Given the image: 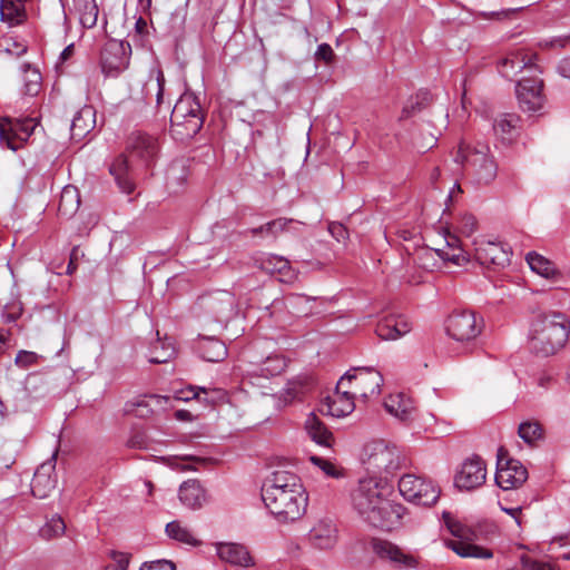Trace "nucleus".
<instances>
[{"instance_id":"8fccbe9b","label":"nucleus","mask_w":570,"mask_h":570,"mask_svg":"<svg viewBox=\"0 0 570 570\" xmlns=\"http://www.w3.org/2000/svg\"><path fill=\"white\" fill-rule=\"evenodd\" d=\"M165 76L161 70H156L155 79H150L146 83V91L148 92L150 89L156 90V105L160 107L164 100V90H165Z\"/></svg>"},{"instance_id":"5701e85b","label":"nucleus","mask_w":570,"mask_h":570,"mask_svg":"<svg viewBox=\"0 0 570 570\" xmlns=\"http://www.w3.org/2000/svg\"><path fill=\"white\" fill-rule=\"evenodd\" d=\"M178 498L183 505L191 510L202 509L208 502L205 488L195 479L187 480L180 484Z\"/></svg>"},{"instance_id":"393cba45","label":"nucleus","mask_w":570,"mask_h":570,"mask_svg":"<svg viewBox=\"0 0 570 570\" xmlns=\"http://www.w3.org/2000/svg\"><path fill=\"white\" fill-rule=\"evenodd\" d=\"M385 410L400 420L401 422H409L413 419L415 406L413 401L403 393L390 395L384 402Z\"/></svg>"},{"instance_id":"49530a36","label":"nucleus","mask_w":570,"mask_h":570,"mask_svg":"<svg viewBox=\"0 0 570 570\" xmlns=\"http://www.w3.org/2000/svg\"><path fill=\"white\" fill-rule=\"evenodd\" d=\"M292 222H293L292 219H287V218H283V217L277 218V219L268 222L259 227L252 228L250 234L253 236H256L259 234L277 236L281 232H284Z\"/></svg>"},{"instance_id":"6ab92c4d","label":"nucleus","mask_w":570,"mask_h":570,"mask_svg":"<svg viewBox=\"0 0 570 570\" xmlns=\"http://www.w3.org/2000/svg\"><path fill=\"white\" fill-rule=\"evenodd\" d=\"M474 257L483 266H505L510 263V252L501 243L482 240L475 244Z\"/></svg>"},{"instance_id":"39448f33","label":"nucleus","mask_w":570,"mask_h":570,"mask_svg":"<svg viewBox=\"0 0 570 570\" xmlns=\"http://www.w3.org/2000/svg\"><path fill=\"white\" fill-rule=\"evenodd\" d=\"M454 160L464 167L468 175L478 185H489L497 177L498 165L490 155L487 144L478 142L475 146H471L461 141Z\"/></svg>"},{"instance_id":"f704fd0d","label":"nucleus","mask_w":570,"mask_h":570,"mask_svg":"<svg viewBox=\"0 0 570 570\" xmlns=\"http://www.w3.org/2000/svg\"><path fill=\"white\" fill-rule=\"evenodd\" d=\"M520 122L518 115L502 114L495 119L493 129L503 141H511L519 134Z\"/></svg>"},{"instance_id":"f03ea898","label":"nucleus","mask_w":570,"mask_h":570,"mask_svg":"<svg viewBox=\"0 0 570 570\" xmlns=\"http://www.w3.org/2000/svg\"><path fill=\"white\" fill-rule=\"evenodd\" d=\"M393 485L376 476L362 478L352 492V505L368 524L384 530H392L401 523L406 508L391 501Z\"/></svg>"},{"instance_id":"9b49d317","label":"nucleus","mask_w":570,"mask_h":570,"mask_svg":"<svg viewBox=\"0 0 570 570\" xmlns=\"http://www.w3.org/2000/svg\"><path fill=\"white\" fill-rule=\"evenodd\" d=\"M347 383L354 384L353 394L358 393L362 397L367 399L380 394L383 376L373 367H355L341 377L338 387H344Z\"/></svg>"},{"instance_id":"7ed1b4c3","label":"nucleus","mask_w":570,"mask_h":570,"mask_svg":"<svg viewBox=\"0 0 570 570\" xmlns=\"http://www.w3.org/2000/svg\"><path fill=\"white\" fill-rule=\"evenodd\" d=\"M570 334V321L560 312L538 315L529 332L530 350L539 356H551L562 350Z\"/></svg>"},{"instance_id":"b1692460","label":"nucleus","mask_w":570,"mask_h":570,"mask_svg":"<svg viewBox=\"0 0 570 570\" xmlns=\"http://www.w3.org/2000/svg\"><path fill=\"white\" fill-rule=\"evenodd\" d=\"M411 328V323L405 316L390 315L379 322L375 332L380 338L389 341L404 336Z\"/></svg>"},{"instance_id":"2f4dec72","label":"nucleus","mask_w":570,"mask_h":570,"mask_svg":"<svg viewBox=\"0 0 570 570\" xmlns=\"http://www.w3.org/2000/svg\"><path fill=\"white\" fill-rule=\"evenodd\" d=\"M110 174L115 177L118 187L125 194H131L135 189V184L129 176L128 159L125 155L118 156L110 165Z\"/></svg>"},{"instance_id":"13d9d810","label":"nucleus","mask_w":570,"mask_h":570,"mask_svg":"<svg viewBox=\"0 0 570 570\" xmlns=\"http://www.w3.org/2000/svg\"><path fill=\"white\" fill-rule=\"evenodd\" d=\"M444 517L446 518V527L454 537H458L460 539L469 538L470 530L464 524L453 520L452 518L448 517V514H444Z\"/></svg>"},{"instance_id":"5fc2aeb1","label":"nucleus","mask_w":570,"mask_h":570,"mask_svg":"<svg viewBox=\"0 0 570 570\" xmlns=\"http://www.w3.org/2000/svg\"><path fill=\"white\" fill-rule=\"evenodd\" d=\"M285 367V362L283 358L278 356L267 357L261 367V373L263 375H276L279 374Z\"/></svg>"},{"instance_id":"423d86ee","label":"nucleus","mask_w":570,"mask_h":570,"mask_svg":"<svg viewBox=\"0 0 570 570\" xmlns=\"http://www.w3.org/2000/svg\"><path fill=\"white\" fill-rule=\"evenodd\" d=\"M205 114L193 92H184L175 104L170 124L173 132L180 137L193 138L203 127Z\"/></svg>"},{"instance_id":"603ef678","label":"nucleus","mask_w":570,"mask_h":570,"mask_svg":"<svg viewBox=\"0 0 570 570\" xmlns=\"http://www.w3.org/2000/svg\"><path fill=\"white\" fill-rule=\"evenodd\" d=\"M41 358L42 356L36 352L21 350L17 353L14 363L18 367L27 370L31 366L38 365Z\"/></svg>"},{"instance_id":"a878e982","label":"nucleus","mask_w":570,"mask_h":570,"mask_svg":"<svg viewBox=\"0 0 570 570\" xmlns=\"http://www.w3.org/2000/svg\"><path fill=\"white\" fill-rule=\"evenodd\" d=\"M96 125V111L91 106H85L79 109L71 120V137L80 140L86 137Z\"/></svg>"},{"instance_id":"6e6552de","label":"nucleus","mask_w":570,"mask_h":570,"mask_svg":"<svg viewBox=\"0 0 570 570\" xmlns=\"http://www.w3.org/2000/svg\"><path fill=\"white\" fill-rule=\"evenodd\" d=\"M400 494L409 502L431 507L440 498V488L430 479L406 473L399 481Z\"/></svg>"},{"instance_id":"69168bd1","label":"nucleus","mask_w":570,"mask_h":570,"mask_svg":"<svg viewBox=\"0 0 570 570\" xmlns=\"http://www.w3.org/2000/svg\"><path fill=\"white\" fill-rule=\"evenodd\" d=\"M200 387L198 386H189L185 390H181L179 392H177V395L175 396L176 400H179V401H190V400H199L202 401V392L199 390Z\"/></svg>"},{"instance_id":"4d7b16f0","label":"nucleus","mask_w":570,"mask_h":570,"mask_svg":"<svg viewBox=\"0 0 570 570\" xmlns=\"http://www.w3.org/2000/svg\"><path fill=\"white\" fill-rule=\"evenodd\" d=\"M199 390H200L202 394L204 395V396H202V402L207 403V404H215L217 402H222L226 397V393L222 389L202 387Z\"/></svg>"},{"instance_id":"e2e57ef3","label":"nucleus","mask_w":570,"mask_h":570,"mask_svg":"<svg viewBox=\"0 0 570 570\" xmlns=\"http://www.w3.org/2000/svg\"><path fill=\"white\" fill-rule=\"evenodd\" d=\"M140 570H176V566L174 562L169 560H155L150 562H145Z\"/></svg>"},{"instance_id":"20e7f679","label":"nucleus","mask_w":570,"mask_h":570,"mask_svg":"<svg viewBox=\"0 0 570 570\" xmlns=\"http://www.w3.org/2000/svg\"><path fill=\"white\" fill-rule=\"evenodd\" d=\"M363 463L370 476L377 480L393 478L403 466L406 458L401 450L383 440L371 441L363 449Z\"/></svg>"},{"instance_id":"680f3d73","label":"nucleus","mask_w":570,"mask_h":570,"mask_svg":"<svg viewBox=\"0 0 570 570\" xmlns=\"http://www.w3.org/2000/svg\"><path fill=\"white\" fill-rule=\"evenodd\" d=\"M521 566L523 570H556L551 563L532 560L525 556L521 558Z\"/></svg>"},{"instance_id":"4c0bfd02","label":"nucleus","mask_w":570,"mask_h":570,"mask_svg":"<svg viewBox=\"0 0 570 570\" xmlns=\"http://www.w3.org/2000/svg\"><path fill=\"white\" fill-rule=\"evenodd\" d=\"M450 548L463 558L490 559L493 556L491 550L462 540L452 541Z\"/></svg>"},{"instance_id":"774afa93","label":"nucleus","mask_w":570,"mask_h":570,"mask_svg":"<svg viewBox=\"0 0 570 570\" xmlns=\"http://www.w3.org/2000/svg\"><path fill=\"white\" fill-rule=\"evenodd\" d=\"M275 267L279 274L285 276V278H282L283 282H291L293 279L294 274L286 259L282 257L276 258Z\"/></svg>"},{"instance_id":"ea45409f","label":"nucleus","mask_w":570,"mask_h":570,"mask_svg":"<svg viewBox=\"0 0 570 570\" xmlns=\"http://www.w3.org/2000/svg\"><path fill=\"white\" fill-rule=\"evenodd\" d=\"M312 384L313 381L308 376H298L288 381L286 387L284 389V400L293 401L311 389Z\"/></svg>"},{"instance_id":"37998d69","label":"nucleus","mask_w":570,"mask_h":570,"mask_svg":"<svg viewBox=\"0 0 570 570\" xmlns=\"http://www.w3.org/2000/svg\"><path fill=\"white\" fill-rule=\"evenodd\" d=\"M80 23L85 28H92L96 26L98 20V6L96 0H78Z\"/></svg>"},{"instance_id":"052dcab7","label":"nucleus","mask_w":570,"mask_h":570,"mask_svg":"<svg viewBox=\"0 0 570 570\" xmlns=\"http://www.w3.org/2000/svg\"><path fill=\"white\" fill-rule=\"evenodd\" d=\"M46 384L45 377L40 373H30L24 382V389L26 391L32 395L37 392V389L39 386H42Z\"/></svg>"},{"instance_id":"4be33fe9","label":"nucleus","mask_w":570,"mask_h":570,"mask_svg":"<svg viewBox=\"0 0 570 570\" xmlns=\"http://www.w3.org/2000/svg\"><path fill=\"white\" fill-rule=\"evenodd\" d=\"M127 150L131 157L142 160L148 165L157 155V140L147 134L132 132L127 140Z\"/></svg>"},{"instance_id":"c756f323","label":"nucleus","mask_w":570,"mask_h":570,"mask_svg":"<svg viewBox=\"0 0 570 570\" xmlns=\"http://www.w3.org/2000/svg\"><path fill=\"white\" fill-rule=\"evenodd\" d=\"M170 401V396L151 394L139 399L137 401L127 402L125 406L126 413L135 414L136 416H147L154 412V406L163 407Z\"/></svg>"},{"instance_id":"f257e3e1","label":"nucleus","mask_w":570,"mask_h":570,"mask_svg":"<svg viewBox=\"0 0 570 570\" xmlns=\"http://www.w3.org/2000/svg\"><path fill=\"white\" fill-rule=\"evenodd\" d=\"M261 497L265 508L279 524H292L301 520L308 505V494L301 478L285 470L274 471L264 480Z\"/></svg>"},{"instance_id":"1a4fd4ad","label":"nucleus","mask_w":570,"mask_h":570,"mask_svg":"<svg viewBox=\"0 0 570 570\" xmlns=\"http://www.w3.org/2000/svg\"><path fill=\"white\" fill-rule=\"evenodd\" d=\"M445 328L454 341L469 344L481 334L483 321L471 311L453 312L446 320Z\"/></svg>"},{"instance_id":"58836bf2","label":"nucleus","mask_w":570,"mask_h":570,"mask_svg":"<svg viewBox=\"0 0 570 570\" xmlns=\"http://www.w3.org/2000/svg\"><path fill=\"white\" fill-rule=\"evenodd\" d=\"M167 535L180 543L196 547L200 541L196 539L193 532L179 521H171L166 525Z\"/></svg>"},{"instance_id":"e433bc0d","label":"nucleus","mask_w":570,"mask_h":570,"mask_svg":"<svg viewBox=\"0 0 570 570\" xmlns=\"http://www.w3.org/2000/svg\"><path fill=\"white\" fill-rule=\"evenodd\" d=\"M432 102V95L428 90H420L405 102L402 108L400 120H405L425 109Z\"/></svg>"},{"instance_id":"a18cd8bd","label":"nucleus","mask_w":570,"mask_h":570,"mask_svg":"<svg viewBox=\"0 0 570 570\" xmlns=\"http://www.w3.org/2000/svg\"><path fill=\"white\" fill-rule=\"evenodd\" d=\"M27 47L13 37H0V55L6 57H20L26 53Z\"/></svg>"},{"instance_id":"0eeeda50","label":"nucleus","mask_w":570,"mask_h":570,"mask_svg":"<svg viewBox=\"0 0 570 570\" xmlns=\"http://www.w3.org/2000/svg\"><path fill=\"white\" fill-rule=\"evenodd\" d=\"M196 307L205 316L219 323L230 321L238 313L235 295L226 289H215L200 295L196 302Z\"/></svg>"},{"instance_id":"f8f14e48","label":"nucleus","mask_w":570,"mask_h":570,"mask_svg":"<svg viewBox=\"0 0 570 570\" xmlns=\"http://www.w3.org/2000/svg\"><path fill=\"white\" fill-rule=\"evenodd\" d=\"M131 55V46L127 41L109 40L100 56L101 71L106 77L116 78L124 72L128 66Z\"/></svg>"},{"instance_id":"473e14b6","label":"nucleus","mask_w":570,"mask_h":570,"mask_svg":"<svg viewBox=\"0 0 570 570\" xmlns=\"http://www.w3.org/2000/svg\"><path fill=\"white\" fill-rule=\"evenodd\" d=\"M26 1L27 0H0L1 21L10 26L22 23L27 17Z\"/></svg>"},{"instance_id":"09e8293b","label":"nucleus","mask_w":570,"mask_h":570,"mask_svg":"<svg viewBox=\"0 0 570 570\" xmlns=\"http://www.w3.org/2000/svg\"><path fill=\"white\" fill-rule=\"evenodd\" d=\"M79 205L80 199L77 189L72 187L63 188L60 196L59 210L66 214L70 210H77Z\"/></svg>"},{"instance_id":"bb28decb","label":"nucleus","mask_w":570,"mask_h":570,"mask_svg":"<svg viewBox=\"0 0 570 570\" xmlns=\"http://www.w3.org/2000/svg\"><path fill=\"white\" fill-rule=\"evenodd\" d=\"M530 66L531 57L523 49H519L508 53L500 60L499 71L504 78L512 79L523 68Z\"/></svg>"},{"instance_id":"c03bdc74","label":"nucleus","mask_w":570,"mask_h":570,"mask_svg":"<svg viewBox=\"0 0 570 570\" xmlns=\"http://www.w3.org/2000/svg\"><path fill=\"white\" fill-rule=\"evenodd\" d=\"M41 88V75L37 69L29 65L23 66V94L28 96H37Z\"/></svg>"},{"instance_id":"864d4df0","label":"nucleus","mask_w":570,"mask_h":570,"mask_svg":"<svg viewBox=\"0 0 570 570\" xmlns=\"http://www.w3.org/2000/svg\"><path fill=\"white\" fill-rule=\"evenodd\" d=\"M476 219L471 214H463L455 224V229L464 235L471 236L476 230Z\"/></svg>"},{"instance_id":"2eb2a0df","label":"nucleus","mask_w":570,"mask_h":570,"mask_svg":"<svg viewBox=\"0 0 570 570\" xmlns=\"http://www.w3.org/2000/svg\"><path fill=\"white\" fill-rule=\"evenodd\" d=\"M373 553L381 560L390 562L395 569L410 570L419 567V558L406 552L395 543L374 538L371 540Z\"/></svg>"},{"instance_id":"c85d7f7f","label":"nucleus","mask_w":570,"mask_h":570,"mask_svg":"<svg viewBox=\"0 0 570 570\" xmlns=\"http://www.w3.org/2000/svg\"><path fill=\"white\" fill-rule=\"evenodd\" d=\"M53 466L41 464L33 474L31 481V492L39 499H45L56 488V480L51 476Z\"/></svg>"},{"instance_id":"9d476101","label":"nucleus","mask_w":570,"mask_h":570,"mask_svg":"<svg viewBox=\"0 0 570 570\" xmlns=\"http://www.w3.org/2000/svg\"><path fill=\"white\" fill-rule=\"evenodd\" d=\"M36 127L33 118L3 117L0 119V145L16 151L24 145Z\"/></svg>"},{"instance_id":"72a5a7b5","label":"nucleus","mask_w":570,"mask_h":570,"mask_svg":"<svg viewBox=\"0 0 570 570\" xmlns=\"http://www.w3.org/2000/svg\"><path fill=\"white\" fill-rule=\"evenodd\" d=\"M305 429L311 439L325 448H331L334 442L332 432L324 425V423L314 414L311 413L305 422Z\"/></svg>"},{"instance_id":"79ce46f5","label":"nucleus","mask_w":570,"mask_h":570,"mask_svg":"<svg viewBox=\"0 0 570 570\" xmlns=\"http://www.w3.org/2000/svg\"><path fill=\"white\" fill-rule=\"evenodd\" d=\"M438 258H440V249L422 248L416 252L414 262L420 268L433 272L435 268L440 267Z\"/></svg>"},{"instance_id":"0e129e2a","label":"nucleus","mask_w":570,"mask_h":570,"mask_svg":"<svg viewBox=\"0 0 570 570\" xmlns=\"http://www.w3.org/2000/svg\"><path fill=\"white\" fill-rule=\"evenodd\" d=\"M335 53L328 43H321L315 52V59L322 60L325 63H331L334 60Z\"/></svg>"},{"instance_id":"a211bd4d","label":"nucleus","mask_w":570,"mask_h":570,"mask_svg":"<svg viewBox=\"0 0 570 570\" xmlns=\"http://www.w3.org/2000/svg\"><path fill=\"white\" fill-rule=\"evenodd\" d=\"M315 297L307 296L304 294H288L284 298H276L272 302L271 306L267 307L269 315L281 320L277 315L283 309L288 308L291 313L297 316H307L312 313V303L315 302Z\"/></svg>"},{"instance_id":"bf43d9fd","label":"nucleus","mask_w":570,"mask_h":570,"mask_svg":"<svg viewBox=\"0 0 570 570\" xmlns=\"http://www.w3.org/2000/svg\"><path fill=\"white\" fill-rule=\"evenodd\" d=\"M158 346H161L163 352L157 355L151 356L149 358V361L155 364H161V363L168 362L175 354L174 347H171L170 344H168V346H165L164 343H158L155 346V352L157 351Z\"/></svg>"},{"instance_id":"4468645a","label":"nucleus","mask_w":570,"mask_h":570,"mask_svg":"<svg viewBox=\"0 0 570 570\" xmlns=\"http://www.w3.org/2000/svg\"><path fill=\"white\" fill-rule=\"evenodd\" d=\"M373 553L381 560L390 562L395 569L410 570L419 567V558L406 552L395 543L374 538L371 540Z\"/></svg>"},{"instance_id":"dca6fc26","label":"nucleus","mask_w":570,"mask_h":570,"mask_svg":"<svg viewBox=\"0 0 570 570\" xmlns=\"http://www.w3.org/2000/svg\"><path fill=\"white\" fill-rule=\"evenodd\" d=\"M485 480V462L480 456H472L461 464L454 476V485L459 490L472 491L483 485Z\"/></svg>"},{"instance_id":"338daca9","label":"nucleus","mask_w":570,"mask_h":570,"mask_svg":"<svg viewBox=\"0 0 570 570\" xmlns=\"http://www.w3.org/2000/svg\"><path fill=\"white\" fill-rule=\"evenodd\" d=\"M328 232L337 242H345L348 238L347 228L341 223H331Z\"/></svg>"},{"instance_id":"aec40b11","label":"nucleus","mask_w":570,"mask_h":570,"mask_svg":"<svg viewBox=\"0 0 570 570\" xmlns=\"http://www.w3.org/2000/svg\"><path fill=\"white\" fill-rule=\"evenodd\" d=\"M342 387L336 386V391L326 396L321 405L320 412L324 415H330L333 417H342L346 416L353 412L354 404V395L353 392L350 391H341Z\"/></svg>"},{"instance_id":"7c9ffc66","label":"nucleus","mask_w":570,"mask_h":570,"mask_svg":"<svg viewBox=\"0 0 570 570\" xmlns=\"http://www.w3.org/2000/svg\"><path fill=\"white\" fill-rule=\"evenodd\" d=\"M197 352L207 362L224 361L228 354L226 345L215 337H202L197 343Z\"/></svg>"},{"instance_id":"cd10ccee","label":"nucleus","mask_w":570,"mask_h":570,"mask_svg":"<svg viewBox=\"0 0 570 570\" xmlns=\"http://www.w3.org/2000/svg\"><path fill=\"white\" fill-rule=\"evenodd\" d=\"M217 554L220 560L230 564L249 567L253 564V559L247 549L237 543H219L217 546Z\"/></svg>"},{"instance_id":"6e6d98bb","label":"nucleus","mask_w":570,"mask_h":570,"mask_svg":"<svg viewBox=\"0 0 570 570\" xmlns=\"http://www.w3.org/2000/svg\"><path fill=\"white\" fill-rule=\"evenodd\" d=\"M309 460L313 464L320 468L327 476L338 478L341 475L338 469L328 460L316 455L311 456Z\"/></svg>"},{"instance_id":"3c124183","label":"nucleus","mask_w":570,"mask_h":570,"mask_svg":"<svg viewBox=\"0 0 570 570\" xmlns=\"http://www.w3.org/2000/svg\"><path fill=\"white\" fill-rule=\"evenodd\" d=\"M440 259L451 262L458 266H463L469 262L468 255L462 247H453V250L440 249Z\"/></svg>"},{"instance_id":"412c9836","label":"nucleus","mask_w":570,"mask_h":570,"mask_svg":"<svg viewBox=\"0 0 570 570\" xmlns=\"http://www.w3.org/2000/svg\"><path fill=\"white\" fill-rule=\"evenodd\" d=\"M307 541L318 550L332 549L337 542L336 524L330 519L317 521L307 533Z\"/></svg>"},{"instance_id":"f3484780","label":"nucleus","mask_w":570,"mask_h":570,"mask_svg":"<svg viewBox=\"0 0 570 570\" xmlns=\"http://www.w3.org/2000/svg\"><path fill=\"white\" fill-rule=\"evenodd\" d=\"M543 82L538 78H524L517 85V97L523 110L537 111L542 108L544 96Z\"/></svg>"},{"instance_id":"ddd939ff","label":"nucleus","mask_w":570,"mask_h":570,"mask_svg":"<svg viewBox=\"0 0 570 570\" xmlns=\"http://www.w3.org/2000/svg\"><path fill=\"white\" fill-rule=\"evenodd\" d=\"M528 479V471L521 462L508 459L505 449L498 450L495 483L502 490H511L521 487Z\"/></svg>"},{"instance_id":"de8ad7c7","label":"nucleus","mask_w":570,"mask_h":570,"mask_svg":"<svg viewBox=\"0 0 570 570\" xmlns=\"http://www.w3.org/2000/svg\"><path fill=\"white\" fill-rule=\"evenodd\" d=\"M519 436L527 443L531 444L542 438L543 430L538 422H523L519 425Z\"/></svg>"},{"instance_id":"a19ab883","label":"nucleus","mask_w":570,"mask_h":570,"mask_svg":"<svg viewBox=\"0 0 570 570\" xmlns=\"http://www.w3.org/2000/svg\"><path fill=\"white\" fill-rule=\"evenodd\" d=\"M66 531V523L59 514H53L40 528L39 534L45 540H52L61 537Z\"/></svg>"},{"instance_id":"c9c22d12","label":"nucleus","mask_w":570,"mask_h":570,"mask_svg":"<svg viewBox=\"0 0 570 570\" xmlns=\"http://www.w3.org/2000/svg\"><path fill=\"white\" fill-rule=\"evenodd\" d=\"M527 262L534 273L544 278L557 279L560 276L556 265L538 253H529L527 255Z\"/></svg>"}]
</instances>
